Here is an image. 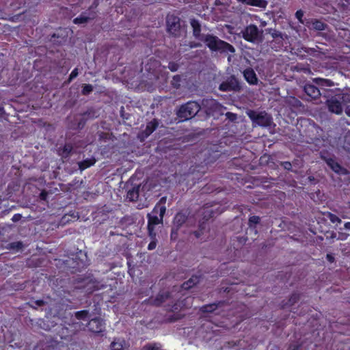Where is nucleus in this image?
Wrapping results in <instances>:
<instances>
[{"label": "nucleus", "mask_w": 350, "mask_h": 350, "mask_svg": "<svg viewBox=\"0 0 350 350\" xmlns=\"http://www.w3.org/2000/svg\"><path fill=\"white\" fill-rule=\"evenodd\" d=\"M201 107L199 117L202 120H208L213 117L215 120L224 115V109L226 107L220 104L217 100L213 98H203L199 102Z\"/></svg>", "instance_id": "1"}, {"label": "nucleus", "mask_w": 350, "mask_h": 350, "mask_svg": "<svg viewBox=\"0 0 350 350\" xmlns=\"http://www.w3.org/2000/svg\"><path fill=\"white\" fill-rule=\"evenodd\" d=\"M211 52H218L221 54L234 53L235 48L230 43L221 40L213 33H206L201 41Z\"/></svg>", "instance_id": "2"}, {"label": "nucleus", "mask_w": 350, "mask_h": 350, "mask_svg": "<svg viewBox=\"0 0 350 350\" xmlns=\"http://www.w3.org/2000/svg\"><path fill=\"white\" fill-rule=\"evenodd\" d=\"M211 52H218L221 54L234 53L235 48L230 43L221 40L213 33H206L201 41Z\"/></svg>", "instance_id": "3"}, {"label": "nucleus", "mask_w": 350, "mask_h": 350, "mask_svg": "<svg viewBox=\"0 0 350 350\" xmlns=\"http://www.w3.org/2000/svg\"><path fill=\"white\" fill-rule=\"evenodd\" d=\"M201 107L198 101L189 100L176 109V115L180 122L188 121L199 116Z\"/></svg>", "instance_id": "4"}, {"label": "nucleus", "mask_w": 350, "mask_h": 350, "mask_svg": "<svg viewBox=\"0 0 350 350\" xmlns=\"http://www.w3.org/2000/svg\"><path fill=\"white\" fill-rule=\"evenodd\" d=\"M167 31L173 37L179 38L186 31V22L174 14L166 18Z\"/></svg>", "instance_id": "5"}, {"label": "nucleus", "mask_w": 350, "mask_h": 350, "mask_svg": "<svg viewBox=\"0 0 350 350\" xmlns=\"http://www.w3.org/2000/svg\"><path fill=\"white\" fill-rule=\"evenodd\" d=\"M312 83L318 85L320 92H321V96L324 98H329L330 96L336 92H342V90L340 88H334V86L338 84L329 79L321 77L313 78Z\"/></svg>", "instance_id": "6"}, {"label": "nucleus", "mask_w": 350, "mask_h": 350, "mask_svg": "<svg viewBox=\"0 0 350 350\" xmlns=\"http://www.w3.org/2000/svg\"><path fill=\"white\" fill-rule=\"evenodd\" d=\"M166 208L165 206L157 204L153 211L148 214V232L150 236H156L154 232V227L163 221V215L165 213Z\"/></svg>", "instance_id": "7"}, {"label": "nucleus", "mask_w": 350, "mask_h": 350, "mask_svg": "<svg viewBox=\"0 0 350 350\" xmlns=\"http://www.w3.org/2000/svg\"><path fill=\"white\" fill-rule=\"evenodd\" d=\"M241 33L245 40L254 44H260L264 40L263 30L259 29L256 25L253 24L245 27Z\"/></svg>", "instance_id": "8"}, {"label": "nucleus", "mask_w": 350, "mask_h": 350, "mask_svg": "<svg viewBox=\"0 0 350 350\" xmlns=\"http://www.w3.org/2000/svg\"><path fill=\"white\" fill-rule=\"evenodd\" d=\"M347 96V94H342V92H336L330 96L329 98H325V101L324 103L327 107L328 111L336 115H341L343 112V107L340 100H345ZM348 96H349L348 95Z\"/></svg>", "instance_id": "9"}, {"label": "nucleus", "mask_w": 350, "mask_h": 350, "mask_svg": "<svg viewBox=\"0 0 350 350\" xmlns=\"http://www.w3.org/2000/svg\"><path fill=\"white\" fill-rule=\"evenodd\" d=\"M246 114L252 121L253 124L262 127H267L273 124L272 118L265 111L257 112L252 109H247Z\"/></svg>", "instance_id": "10"}, {"label": "nucleus", "mask_w": 350, "mask_h": 350, "mask_svg": "<svg viewBox=\"0 0 350 350\" xmlns=\"http://www.w3.org/2000/svg\"><path fill=\"white\" fill-rule=\"evenodd\" d=\"M219 90L222 92H239L242 90V86L238 79L231 75L219 85Z\"/></svg>", "instance_id": "11"}, {"label": "nucleus", "mask_w": 350, "mask_h": 350, "mask_svg": "<svg viewBox=\"0 0 350 350\" xmlns=\"http://www.w3.org/2000/svg\"><path fill=\"white\" fill-rule=\"evenodd\" d=\"M302 88L303 91L310 98V99H306V100H317L321 98V92H320L318 85L312 83V81L305 82Z\"/></svg>", "instance_id": "12"}, {"label": "nucleus", "mask_w": 350, "mask_h": 350, "mask_svg": "<svg viewBox=\"0 0 350 350\" xmlns=\"http://www.w3.org/2000/svg\"><path fill=\"white\" fill-rule=\"evenodd\" d=\"M137 185H140V191L145 200H147L151 196L154 189L157 187L153 178H148L142 183L138 184Z\"/></svg>", "instance_id": "13"}, {"label": "nucleus", "mask_w": 350, "mask_h": 350, "mask_svg": "<svg viewBox=\"0 0 350 350\" xmlns=\"http://www.w3.org/2000/svg\"><path fill=\"white\" fill-rule=\"evenodd\" d=\"M189 23L192 29L193 37L201 42L206 36V33H202V25L200 21L195 18H191L189 20Z\"/></svg>", "instance_id": "14"}, {"label": "nucleus", "mask_w": 350, "mask_h": 350, "mask_svg": "<svg viewBox=\"0 0 350 350\" xmlns=\"http://www.w3.org/2000/svg\"><path fill=\"white\" fill-rule=\"evenodd\" d=\"M159 120L156 118L147 123L145 130L138 135V138L141 142L144 141L149 135H150L158 127Z\"/></svg>", "instance_id": "15"}, {"label": "nucleus", "mask_w": 350, "mask_h": 350, "mask_svg": "<svg viewBox=\"0 0 350 350\" xmlns=\"http://www.w3.org/2000/svg\"><path fill=\"white\" fill-rule=\"evenodd\" d=\"M57 154L64 160H68L74 151V146L71 143H65L64 146H59L57 150Z\"/></svg>", "instance_id": "16"}, {"label": "nucleus", "mask_w": 350, "mask_h": 350, "mask_svg": "<svg viewBox=\"0 0 350 350\" xmlns=\"http://www.w3.org/2000/svg\"><path fill=\"white\" fill-rule=\"evenodd\" d=\"M306 26L310 29L319 31H325L329 28L327 24L317 18H309L306 21Z\"/></svg>", "instance_id": "17"}, {"label": "nucleus", "mask_w": 350, "mask_h": 350, "mask_svg": "<svg viewBox=\"0 0 350 350\" xmlns=\"http://www.w3.org/2000/svg\"><path fill=\"white\" fill-rule=\"evenodd\" d=\"M89 329L94 333L102 332L104 329V323L100 319H92L88 323Z\"/></svg>", "instance_id": "18"}, {"label": "nucleus", "mask_w": 350, "mask_h": 350, "mask_svg": "<svg viewBox=\"0 0 350 350\" xmlns=\"http://www.w3.org/2000/svg\"><path fill=\"white\" fill-rule=\"evenodd\" d=\"M243 76L245 79L250 84V85H256L258 83V79L255 73L254 70L252 68H246L243 71Z\"/></svg>", "instance_id": "19"}, {"label": "nucleus", "mask_w": 350, "mask_h": 350, "mask_svg": "<svg viewBox=\"0 0 350 350\" xmlns=\"http://www.w3.org/2000/svg\"><path fill=\"white\" fill-rule=\"evenodd\" d=\"M140 189V185H135L131 189L128 191L126 198L130 201H137L141 199L143 196H142Z\"/></svg>", "instance_id": "20"}, {"label": "nucleus", "mask_w": 350, "mask_h": 350, "mask_svg": "<svg viewBox=\"0 0 350 350\" xmlns=\"http://www.w3.org/2000/svg\"><path fill=\"white\" fill-rule=\"evenodd\" d=\"M238 2L247 5L265 9L268 2L266 0H237Z\"/></svg>", "instance_id": "21"}, {"label": "nucleus", "mask_w": 350, "mask_h": 350, "mask_svg": "<svg viewBox=\"0 0 350 350\" xmlns=\"http://www.w3.org/2000/svg\"><path fill=\"white\" fill-rule=\"evenodd\" d=\"M95 16V13H92L89 16H87L85 13H82L79 17H77L73 20V23L77 25L85 24L90 21L94 19Z\"/></svg>", "instance_id": "22"}, {"label": "nucleus", "mask_w": 350, "mask_h": 350, "mask_svg": "<svg viewBox=\"0 0 350 350\" xmlns=\"http://www.w3.org/2000/svg\"><path fill=\"white\" fill-rule=\"evenodd\" d=\"M83 116L88 121L98 118L100 116L99 110L94 107H89L88 109L82 113Z\"/></svg>", "instance_id": "23"}, {"label": "nucleus", "mask_w": 350, "mask_h": 350, "mask_svg": "<svg viewBox=\"0 0 350 350\" xmlns=\"http://www.w3.org/2000/svg\"><path fill=\"white\" fill-rule=\"evenodd\" d=\"M321 157L326 161L327 165L336 173H339L342 170L341 166L333 159L332 158H325L323 156Z\"/></svg>", "instance_id": "24"}, {"label": "nucleus", "mask_w": 350, "mask_h": 350, "mask_svg": "<svg viewBox=\"0 0 350 350\" xmlns=\"http://www.w3.org/2000/svg\"><path fill=\"white\" fill-rule=\"evenodd\" d=\"M96 163V159L94 157L87 158L82 161L77 163L79 170L81 172L85 169L93 165Z\"/></svg>", "instance_id": "25"}, {"label": "nucleus", "mask_w": 350, "mask_h": 350, "mask_svg": "<svg viewBox=\"0 0 350 350\" xmlns=\"http://www.w3.org/2000/svg\"><path fill=\"white\" fill-rule=\"evenodd\" d=\"M266 31L271 35L273 39H281V40H284V38H287V36L286 34H283L282 33L276 29L269 28L266 29Z\"/></svg>", "instance_id": "26"}, {"label": "nucleus", "mask_w": 350, "mask_h": 350, "mask_svg": "<svg viewBox=\"0 0 350 350\" xmlns=\"http://www.w3.org/2000/svg\"><path fill=\"white\" fill-rule=\"evenodd\" d=\"M80 116V118H75V121L77 122V124L75 126H73L72 127L73 129H77V130H81L84 128L86 122H87V120L85 119V118L83 116L82 113H80L79 114Z\"/></svg>", "instance_id": "27"}, {"label": "nucleus", "mask_w": 350, "mask_h": 350, "mask_svg": "<svg viewBox=\"0 0 350 350\" xmlns=\"http://www.w3.org/2000/svg\"><path fill=\"white\" fill-rule=\"evenodd\" d=\"M126 347V344L123 340L113 341L111 345L112 350H123Z\"/></svg>", "instance_id": "28"}, {"label": "nucleus", "mask_w": 350, "mask_h": 350, "mask_svg": "<svg viewBox=\"0 0 350 350\" xmlns=\"http://www.w3.org/2000/svg\"><path fill=\"white\" fill-rule=\"evenodd\" d=\"M280 165L286 172L297 173V170L294 169L292 163L288 161H281L280 162Z\"/></svg>", "instance_id": "29"}, {"label": "nucleus", "mask_w": 350, "mask_h": 350, "mask_svg": "<svg viewBox=\"0 0 350 350\" xmlns=\"http://www.w3.org/2000/svg\"><path fill=\"white\" fill-rule=\"evenodd\" d=\"M186 221V216L183 213H178L174 217V224L177 226H181Z\"/></svg>", "instance_id": "30"}, {"label": "nucleus", "mask_w": 350, "mask_h": 350, "mask_svg": "<svg viewBox=\"0 0 350 350\" xmlns=\"http://www.w3.org/2000/svg\"><path fill=\"white\" fill-rule=\"evenodd\" d=\"M198 282V278L197 277H193L190 278L187 282H185L183 284V288L184 289H189L193 286L196 283Z\"/></svg>", "instance_id": "31"}, {"label": "nucleus", "mask_w": 350, "mask_h": 350, "mask_svg": "<svg viewBox=\"0 0 350 350\" xmlns=\"http://www.w3.org/2000/svg\"><path fill=\"white\" fill-rule=\"evenodd\" d=\"M181 76L179 75H174L171 81L172 85L176 89L180 87Z\"/></svg>", "instance_id": "32"}, {"label": "nucleus", "mask_w": 350, "mask_h": 350, "mask_svg": "<svg viewBox=\"0 0 350 350\" xmlns=\"http://www.w3.org/2000/svg\"><path fill=\"white\" fill-rule=\"evenodd\" d=\"M82 88L81 94L84 96L89 95L94 90V87L91 84H83Z\"/></svg>", "instance_id": "33"}, {"label": "nucleus", "mask_w": 350, "mask_h": 350, "mask_svg": "<svg viewBox=\"0 0 350 350\" xmlns=\"http://www.w3.org/2000/svg\"><path fill=\"white\" fill-rule=\"evenodd\" d=\"M304 12L302 10H299L295 12V18L299 21V22L301 24L306 25V21L308 19H304Z\"/></svg>", "instance_id": "34"}, {"label": "nucleus", "mask_w": 350, "mask_h": 350, "mask_svg": "<svg viewBox=\"0 0 350 350\" xmlns=\"http://www.w3.org/2000/svg\"><path fill=\"white\" fill-rule=\"evenodd\" d=\"M142 350H162L160 345L150 343L143 347Z\"/></svg>", "instance_id": "35"}, {"label": "nucleus", "mask_w": 350, "mask_h": 350, "mask_svg": "<svg viewBox=\"0 0 350 350\" xmlns=\"http://www.w3.org/2000/svg\"><path fill=\"white\" fill-rule=\"evenodd\" d=\"M23 247V243L20 241L14 242L9 244V247L8 248L14 250L16 251H18Z\"/></svg>", "instance_id": "36"}, {"label": "nucleus", "mask_w": 350, "mask_h": 350, "mask_svg": "<svg viewBox=\"0 0 350 350\" xmlns=\"http://www.w3.org/2000/svg\"><path fill=\"white\" fill-rule=\"evenodd\" d=\"M225 116L226 118L232 122H234L237 120V114L236 113L232 112H227L225 113Z\"/></svg>", "instance_id": "37"}, {"label": "nucleus", "mask_w": 350, "mask_h": 350, "mask_svg": "<svg viewBox=\"0 0 350 350\" xmlns=\"http://www.w3.org/2000/svg\"><path fill=\"white\" fill-rule=\"evenodd\" d=\"M167 68L172 71V72H176L179 68V64L174 62H170L167 66Z\"/></svg>", "instance_id": "38"}, {"label": "nucleus", "mask_w": 350, "mask_h": 350, "mask_svg": "<svg viewBox=\"0 0 350 350\" xmlns=\"http://www.w3.org/2000/svg\"><path fill=\"white\" fill-rule=\"evenodd\" d=\"M299 299V296L297 294L293 295L288 301L289 306L294 305Z\"/></svg>", "instance_id": "39"}, {"label": "nucleus", "mask_w": 350, "mask_h": 350, "mask_svg": "<svg viewBox=\"0 0 350 350\" xmlns=\"http://www.w3.org/2000/svg\"><path fill=\"white\" fill-rule=\"evenodd\" d=\"M87 315L88 312L86 310L79 311L75 314V316L78 319H83L87 317Z\"/></svg>", "instance_id": "40"}, {"label": "nucleus", "mask_w": 350, "mask_h": 350, "mask_svg": "<svg viewBox=\"0 0 350 350\" xmlns=\"http://www.w3.org/2000/svg\"><path fill=\"white\" fill-rule=\"evenodd\" d=\"M291 104L295 107H301L304 106L303 103L297 98L293 97L292 98Z\"/></svg>", "instance_id": "41"}, {"label": "nucleus", "mask_w": 350, "mask_h": 350, "mask_svg": "<svg viewBox=\"0 0 350 350\" xmlns=\"http://www.w3.org/2000/svg\"><path fill=\"white\" fill-rule=\"evenodd\" d=\"M260 221V217H258V216H252V217H250V219H249V224H250V226H252V225H255L256 224H258Z\"/></svg>", "instance_id": "42"}, {"label": "nucleus", "mask_w": 350, "mask_h": 350, "mask_svg": "<svg viewBox=\"0 0 350 350\" xmlns=\"http://www.w3.org/2000/svg\"><path fill=\"white\" fill-rule=\"evenodd\" d=\"M187 46L190 49H193V48L201 47L202 44L200 42L191 41V42H189V43L187 44Z\"/></svg>", "instance_id": "43"}, {"label": "nucleus", "mask_w": 350, "mask_h": 350, "mask_svg": "<svg viewBox=\"0 0 350 350\" xmlns=\"http://www.w3.org/2000/svg\"><path fill=\"white\" fill-rule=\"evenodd\" d=\"M150 237H152V241L148 244V249L149 250H154L156 247V245H157V243H156V241H155V236L154 237L150 236Z\"/></svg>", "instance_id": "44"}, {"label": "nucleus", "mask_w": 350, "mask_h": 350, "mask_svg": "<svg viewBox=\"0 0 350 350\" xmlns=\"http://www.w3.org/2000/svg\"><path fill=\"white\" fill-rule=\"evenodd\" d=\"M78 75V69L77 68H75L72 72L70 73V76H69V79H68V83H70L73 79H75V77H77Z\"/></svg>", "instance_id": "45"}, {"label": "nucleus", "mask_w": 350, "mask_h": 350, "mask_svg": "<svg viewBox=\"0 0 350 350\" xmlns=\"http://www.w3.org/2000/svg\"><path fill=\"white\" fill-rule=\"evenodd\" d=\"M294 70H297V71H302L304 73H310L311 72V70L309 68H304V67L299 68L298 66H296L295 67Z\"/></svg>", "instance_id": "46"}, {"label": "nucleus", "mask_w": 350, "mask_h": 350, "mask_svg": "<svg viewBox=\"0 0 350 350\" xmlns=\"http://www.w3.org/2000/svg\"><path fill=\"white\" fill-rule=\"evenodd\" d=\"M288 350H303V348L301 345L293 344L290 345Z\"/></svg>", "instance_id": "47"}, {"label": "nucleus", "mask_w": 350, "mask_h": 350, "mask_svg": "<svg viewBox=\"0 0 350 350\" xmlns=\"http://www.w3.org/2000/svg\"><path fill=\"white\" fill-rule=\"evenodd\" d=\"M120 116L123 118V119H126V120H128L130 115L129 113H125L124 110V107H121V109H120Z\"/></svg>", "instance_id": "48"}, {"label": "nucleus", "mask_w": 350, "mask_h": 350, "mask_svg": "<svg viewBox=\"0 0 350 350\" xmlns=\"http://www.w3.org/2000/svg\"><path fill=\"white\" fill-rule=\"evenodd\" d=\"M214 310H215V306L214 305L207 306L204 307V311L205 312H213Z\"/></svg>", "instance_id": "49"}, {"label": "nucleus", "mask_w": 350, "mask_h": 350, "mask_svg": "<svg viewBox=\"0 0 350 350\" xmlns=\"http://www.w3.org/2000/svg\"><path fill=\"white\" fill-rule=\"evenodd\" d=\"M330 220L334 223V222H338V223H340L341 220L340 218H338V217L334 215H332L331 217H330Z\"/></svg>", "instance_id": "50"}, {"label": "nucleus", "mask_w": 350, "mask_h": 350, "mask_svg": "<svg viewBox=\"0 0 350 350\" xmlns=\"http://www.w3.org/2000/svg\"><path fill=\"white\" fill-rule=\"evenodd\" d=\"M315 51H316V49L314 48H308V49H305V52H306V53H312Z\"/></svg>", "instance_id": "51"}, {"label": "nucleus", "mask_w": 350, "mask_h": 350, "mask_svg": "<svg viewBox=\"0 0 350 350\" xmlns=\"http://www.w3.org/2000/svg\"><path fill=\"white\" fill-rule=\"evenodd\" d=\"M345 113H346L349 117H350V107H349V106H347V107L345 108Z\"/></svg>", "instance_id": "52"}, {"label": "nucleus", "mask_w": 350, "mask_h": 350, "mask_svg": "<svg viewBox=\"0 0 350 350\" xmlns=\"http://www.w3.org/2000/svg\"><path fill=\"white\" fill-rule=\"evenodd\" d=\"M46 193L45 191H42L41 193H40V198L42 200H45L46 199Z\"/></svg>", "instance_id": "53"}, {"label": "nucleus", "mask_w": 350, "mask_h": 350, "mask_svg": "<svg viewBox=\"0 0 350 350\" xmlns=\"http://www.w3.org/2000/svg\"><path fill=\"white\" fill-rule=\"evenodd\" d=\"M214 5L215 6H218V5H222V3L219 0H215L214 2Z\"/></svg>", "instance_id": "54"}, {"label": "nucleus", "mask_w": 350, "mask_h": 350, "mask_svg": "<svg viewBox=\"0 0 350 350\" xmlns=\"http://www.w3.org/2000/svg\"><path fill=\"white\" fill-rule=\"evenodd\" d=\"M340 5L343 8V10H346L347 8V4L345 3H340Z\"/></svg>", "instance_id": "55"}, {"label": "nucleus", "mask_w": 350, "mask_h": 350, "mask_svg": "<svg viewBox=\"0 0 350 350\" xmlns=\"http://www.w3.org/2000/svg\"><path fill=\"white\" fill-rule=\"evenodd\" d=\"M345 228L346 229L350 230V222H347L345 224Z\"/></svg>", "instance_id": "56"}, {"label": "nucleus", "mask_w": 350, "mask_h": 350, "mask_svg": "<svg viewBox=\"0 0 350 350\" xmlns=\"http://www.w3.org/2000/svg\"><path fill=\"white\" fill-rule=\"evenodd\" d=\"M143 1L144 2L150 3V4H152V3H153L155 1V0H143Z\"/></svg>", "instance_id": "57"}, {"label": "nucleus", "mask_w": 350, "mask_h": 350, "mask_svg": "<svg viewBox=\"0 0 350 350\" xmlns=\"http://www.w3.org/2000/svg\"><path fill=\"white\" fill-rule=\"evenodd\" d=\"M166 202V197H163L161 200H160V203H165Z\"/></svg>", "instance_id": "58"}, {"label": "nucleus", "mask_w": 350, "mask_h": 350, "mask_svg": "<svg viewBox=\"0 0 350 350\" xmlns=\"http://www.w3.org/2000/svg\"><path fill=\"white\" fill-rule=\"evenodd\" d=\"M59 38V36H57L56 33H53L52 36H51V41H53V38Z\"/></svg>", "instance_id": "59"}, {"label": "nucleus", "mask_w": 350, "mask_h": 350, "mask_svg": "<svg viewBox=\"0 0 350 350\" xmlns=\"http://www.w3.org/2000/svg\"><path fill=\"white\" fill-rule=\"evenodd\" d=\"M327 258H328V260H329V261H332V257L329 254H327Z\"/></svg>", "instance_id": "60"}, {"label": "nucleus", "mask_w": 350, "mask_h": 350, "mask_svg": "<svg viewBox=\"0 0 350 350\" xmlns=\"http://www.w3.org/2000/svg\"><path fill=\"white\" fill-rule=\"evenodd\" d=\"M42 303H43V301H37V304H38V306H41V305L42 304Z\"/></svg>", "instance_id": "61"}, {"label": "nucleus", "mask_w": 350, "mask_h": 350, "mask_svg": "<svg viewBox=\"0 0 350 350\" xmlns=\"http://www.w3.org/2000/svg\"><path fill=\"white\" fill-rule=\"evenodd\" d=\"M17 219H18L17 215H15L13 217L12 220H13V221H16V220H17Z\"/></svg>", "instance_id": "62"}, {"label": "nucleus", "mask_w": 350, "mask_h": 350, "mask_svg": "<svg viewBox=\"0 0 350 350\" xmlns=\"http://www.w3.org/2000/svg\"><path fill=\"white\" fill-rule=\"evenodd\" d=\"M266 24H267V23H266V22H265V21L262 22V23H261V25H262V27H265V26L266 25Z\"/></svg>", "instance_id": "63"}, {"label": "nucleus", "mask_w": 350, "mask_h": 350, "mask_svg": "<svg viewBox=\"0 0 350 350\" xmlns=\"http://www.w3.org/2000/svg\"><path fill=\"white\" fill-rule=\"evenodd\" d=\"M3 111V107H0V112Z\"/></svg>", "instance_id": "64"}]
</instances>
